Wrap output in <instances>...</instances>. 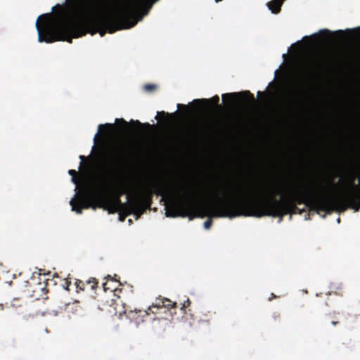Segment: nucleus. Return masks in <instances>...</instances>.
I'll return each mask as SVG.
<instances>
[{
	"label": "nucleus",
	"instance_id": "473e14b6",
	"mask_svg": "<svg viewBox=\"0 0 360 360\" xmlns=\"http://www.w3.org/2000/svg\"><path fill=\"white\" fill-rule=\"evenodd\" d=\"M336 33H338L340 34H342L343 32L342 30H339Z\"/></svg>",
	"mask_w": 360,
	"mask_h": 360
},
{
	"label": "nucleus",
	"instance_id": "6e6552de",
	"mask_svg": "<svg viewBox=\"0 0 360 360\" xmlns=\"http://www.w3.org/2000/svg\"><path fill=\"white\" fill-rule=\"evenodd\" d=\"M115 124H110V123H106V124H101L98 125V131L96 134L94 141L96 143L97 141V139L100 136V134H108L110 131H112L116 127L118 128L120 133L121 134H127L129 133L131 131V126L130 124H135L138 127H146L147 128H150L153 126L150 124L149 123H145L142 124L139 120L134 121L131 120L129 122H127L123 118H117L115 120Z\"/></svg>",
	"mask_w": 360,
	"mask_h": 360
},
{
	"label": "nucleus",
	"instance_id": "f8f14e48",
	"mask_svg": "<svg viewBox=\"0 0 360 360\" xmlns=\"http://www.w3.org/2000/svg\"><path fill=\"white\" fill-rule=\"evenodd\" d=\"M285 0H272L267 3V6L272 13L278 14L281 10V6Z\"/></svg>",
	"mask_w": 360,
	"mask_h": 360
},
{
	"label": "nucleus",
	"instance_id": "f03ea898",
	"mask_svg": "<svg viewBox=\"0 0 360 360\" xmlns=\"http://www.w3.org/2000/svg\"><path fill=\"white\" fill-rule=\"evenodd\" d=\"M124 193L122 189L104 190L98 191L91 195H81L77 199H72L69 204L72 210L77 213H82L83 209L92 207L102 208L108 213L113 214L120 210L127 208L129 214H134L140 217L146 210L149 209L152 204L153 194L161 195L162 200L165 198H171L172 192L167 185L163 183L154 184L151 188L144 186L141 191L137 192L134 196L128 195V203L122 204L120 200L121 195Z\"/></svg>",
	"mask_w": 360,
	"mask_h": 360
},
{
	"label": "nucleus",
	"instance_id": "c756f323",
	"mask_svg": "<svg viewBox=\"0 0 360 360\" xmlns=\"http://www.w3.org/2000/svg\"><path fill=\"white\" fill-rule=\"evenodd\" d=\"M273 297H276V295H274V294H271V297L269 298V300L271 301L272 300Z\"/></svg>",
	"mask_w": 360,
	"mask_h": 360
},
{
	"label": "nucleus",
	"instance_id": "412c9836",
	"mask_svg": "<svg viewBox=\"0 0 360 360\" xmlns=\"http://www.w3.org/2000/svg\"><path fill=\"white\" fill-rule=\"evenodd\" d=\"M357 200H358V207L360 210V187L357 186L356 188Z\"/></svg>",
	"mask_w": 360,
	"mask_h": 360
},
{
	"label": "nucleus",
	"instance_id": "7ed1b4c3",
	"mask_svg": "<svg viewBox=\"0 0 360 360\" xmlns=\"http://www.w3.org/2000/svg\"><path fill=\"white\" fill-rule=\"evenodd\" d=\"M147 0H130L116 13L107 15L100 13L95 5H90L81 20L74 24L72 15V1L69 0V44L72 38L85 35L90 30L92 34L99 32L101 37L106 32L113 33L117 30L129 29L135 26L139 20L137 18L139 10Z\"/></svg>",
	"mask_w": 360,
	"mask_h": 360
},
{
	"label": "nucleus",
	"instance_id": "b1692460",
	"mask_svg": "<svg viewBox=\"0 0 360 360\" xmlns=\"http://www.w3.org/2000/svg\"><path fill=\"white\" fill-rule=\"evenodd\" d=\"M18 302V300H17V299L13 300V302H12L11 305L15 307H21V304L15 303V302Z\"/></svg>",
	"mask_w": 360,
	"mask_h": 360
},
{
	"label": "nucleus",
	"instance_id": "58836bf2",
	"mask_svg": "<svg viewBox=\"0 0 360 360\" xmlns=\"http://www.w3.org/2000/svg\"><path fill=\"white\" fill-rule=\"evenodd\" d=\"M359 29H360V27H359Z\"/></svg>",
	"mask_w": 360,
	"mask_h": 360
},
{
	"label": "nucleus",
	"instance_id": "6ab92c4d",
	"mask_svg": "<svg viewBox=\"0 0 360 360\" xmlns=\"http://www.w3.org/2000/svg\"><path fill=\"white\" fill-rule=\"evenodd\" d=\"M157 88L155 84H147L144 86V89L147 91H153Z\"/></svg>",
	"mask_w": 360,
	"mask_h": 360
},
{
	"label": "nucleus",
	"instance_id": "c9c22d12",
	"mask_svg": "<svg viewBox=\"0 0 360 360\" xmlns=\"http://www.w3.org/2000/svg\"><path fill=\"white\" fill-rule=\"evenodd\" d=\"M111 280H112V281H117V280H116L115 278H111Z\"/></svg>",
	"mask_w": 360,
	"mask_h": 360
},
{
	"label": "nucleus",
	"instance_id": "39448f33",
	"mask_svg": "<svg viewBox=\"0 0 360 360\" xmlns=\"http://www.w3.org/2000/svg\"><path fill=\"white\" fill-rule=\"evenodd\" d=\"M35 27L40 43L68 41V0L53 6L51 12L40 15Z\"/></svg>",
	"mask_w": 360,
	"mask_h": 360
},
{
	"label": "nucleus",
	"instance_id": "dca6fc26",
	"mask_svg": "<svg viewBox=\"0 0 360 360\" xmlns=\"http://www.w3.org/2000/svg\"><path fill=\"white\" fill-rule=\"evenodd\" d=\"M86 284L90 285L91 290H94L98 287V282L96 278H91L86 281Z\"/></svg>",
	"mask_w": 360,
	"mask_h": 360
},
{
	"label": "nucleus",
	"instance_id": "cd10ccee",
	"mask_svg": "<svg viewBox=\"0 0 360 360\" xmlns=\"http://www.w3.org/2000/svg\"><path fill=\"white\" fill-rule=\"evenodd\" d=\"M257 94H258V96H260V95H266V93H265V92L258 91Z\"/></svg>",
	"mask_w": 360,
	"mask_h": 360
},
{
	"label": "nucleus",
	"instance_id": "e433bc0d",
	"mask_svg": "<svg viewBox=\"0 0 360 360\" xmlns=\"http://www.w3.org/2000/svg\"><path fill=\"white\" fill-rule=\"evenodd\" d=\"M68 285H69V286L71 285V281H69Z\"/></svg>",
	"mask_w": 360,
	"mask_h": 360
},
{
	"label": "nucleus",
	"instance_id": "9d476101",
	"mask_svg": "<svg viewBox=\"0 0 360 360\" xmlns=\"http://www.w3.org/2000/svg\"><path fill=\"white\" fill-rule=\"evenodd\" d=\"M27 292L29 297H32L36 300L47 299V297L45 296L46 295L48 290L44 283H37L33 285H30L27 288Z\"/></svg>",
	"mask_w": 360,
	"mask_h": 360
},
{
	"label": "nucleus",
	"instance_id": "ddd939ff",
	"mask_svg": "<svg viewBox=\"0 0 360 360\" xmlns=\"http://www.w3.org/2000/svg\"><path fill=\"white\" fill-rule=\"evenodd\" d=\"M79 302L75 301L72 307V313L76 316H83L84 315V309L79 304Z\"/></svg>",
	"mask_w": 360,
	"mask_h": 360
},
{
	"label": "nucleus",
	"instance_id": "7c9ffc66",
	"mask_svg": "<svg viewBox=\"0 0 360 360\" xmlns=\"http://www.w3.org/2000/svg\"><path fill=\"white\" fill-rule=\"evenodd\" d=\"M4 309V305L0 304V311Z\"/></svg>",
	"mask_w": 360,
	"mask_h": 360
},
{
	"label": "nucleus",
	"instance_id": "4be33fe9",
	"mask_svg": "<svg viewBox=\"0 0 360 360\" xmlns=\"http://www.w3.org/2000/svg\"><path fill=\"white\" fill-rule=\"evenodd\" d=\"M190 304L191 301L189 300V299H187L182 304L181 309H185L186 308L188 307Z\"/></svg>",
	"mask_w": 360,
	"mask_h": 360
},
{
	"label": "nucleus",
	"instance_id": "9b49d317",
	"mask_svg": "<svg viewBox=\"0 0 360 360\" xmlns=\"http://www.w3.org/2000/svg\"><path fill=\"white\" fill-rule=\"evenodd\" d=\"M219 102V97L217 95L214 96L212 98L210 99L202 98V99H195L193 103L196 105H207L209 108H212V106H218Z\"/></svg>",
	"mask_w": 360,
	"mask_h": 360
},
{
	"label": "nucleus",
	"instance_id": "2f4dec72",
	"mask_svg": "<svg viewBox=\"0 0 360 360\" xmlns=\"http://www.w3.org/2000/svg\"><path fill=\"white\" fill-rule=\"evenodd\" d=\"M115 292H118V291H121L122 290L121 289H117V288H115L113 290Z\"/></svg>",
	"mask_w": 360,
	"mask_h": 360
},
{
	"label": "nucleus",
	"instance_id": "2eb2a0df",
	"mask_svg": "<svg viewBox=\"0 0 360 360\" xmlns=\"http://www.w3.org/2000/svg\"><path fill=\"white\" fill-rule=\"evenodd\" d=\"M84 283L81 281V280H79V279H75V288H76V291L77 292H80V291H84Z\"/></svg>",
	"mask_w": 360,
	"mask_h": 360
},
{
	"label": "nucleus",
	"instance_id": "aec40b11",
	"mask_svg": "<svg viewBox=\"0 0 360 360\" xmlns=\"http://www.w3.org/2000/svg\"><path fill=\"white\" fill-rule=\"evenodd\" d=\"M319 65H320L319 63L317 61H315L313 63L311 68V70H312L313 72H314L315 71H316L318 70V68H319Z\"/></svg>",
	"mask_w": 360,
	"mask_h": 360
},
{
	"label": "nucleus",
	"instance_id": "423d86ee",
	"mask_svg": "<svg viewBox=\"0 0 360 360\" xmlns=\"http://www.w3.org/2000/svg\"><path fill=\"white\" fill-rule=\"evenodd\" d=\"M103 162L113 170H117L127 165L132 159V150L123 143H115L99 148Z\"/></svg>",
	"mask_w": 360,
	"mask_h": 360
},
{
	"label": "nucleus",
	"instance_id": "20e7f679",
	"mask_svg": "<svg viewBox=\"0 0 360 360\" xmlns=\"http://www.w3.org/2000/svg\"><path fill=\"white\" fill-rule=\"evenodd\" d=\"M247 201H248V195H245L243 198H219L217 202L214 205L204 203L200 205L197 204L193 194L190 191H187L186 197L181 201L173 200L169 205H166L165 214L167 217H189L190 219H193L194 217H209L210 218L204 222L205 229H209L212 225L211 217H218L215 216V213L219 209L225 207L228 202L238 203Z\"/></svg>",
	"mask_w": 360,
	"mask_h": 360
},
{
	"label": "nucleus",
	"instance_id": "4c0bfd02",
	"mask_svg": "<svg viewBox=\"0 0 360 360\" xmlns=\"http://www.w3.org/2000/svg\"><path fill=\"white\" fill-rule=\"evenodd\" d=\"M65 283L68 284V279H65Z\"/></svg>",
	"mask_w": 360,
	"mask_h": 360
},
{
	"label": "nucleus",
	"instance_id": "f257e3e1",
	"mask_svg": "<svg viewBox=\"0 0 360 360\" xmlns=\"http://www.w3.org/2000/svg\"><path fill=\"white\" fill-rule=\"evenodd\" d=\"M355 174L348 176V182L352 189L346 194L333 197L329 195V188L333 185V181L329 184H319V186H305L303 189L290 190L288 192L286 198L278 200L275 198L276 194L280 195V189L258 190L257 192H248V201L238 203L227 202L225 207L219 209L215 213L217 217H280L285 215L297 213V205L304 204L310 210L317 213L324 212L330 214L333 212H343L348 208L359 211L356 194L357 186L354 184Z\"/></svg>",
	"mask_w": 360,
	"mask_h": 360
},
{
	"label": "nucleus",
	"instance_id": "0eeeda50",
	"mask_svg": "<svg viewBox=\"0 0 360 360\" xmlns=\"http://www.w3.org/2000/svg\"><path fill=\"white\" fill-rule=\"evenodd\" d=\"M176 307V302H172L169 299L160 297L155 300V303L148 308V310L135 309L134 311H130L128 314V316L130 319L134 320L136 323H139L140 322H143V318L150 313L156 314L157 311L154 309L158 310L162 308L170 309Z\"/></svg>",
	"mask_w": 360,
	"mask_h": 360
},
{
	"label": "nucleus",
	"instance_id": "bb28decb",
	"mask_svg": "<svg viewBox=\"0 0 360 360\" xmlns=\"http://www.w3.org/2000/svg\"><path fill=\"white\" fill-rule=\"evenodd\" d=\"M103 288H104L105 291H106L108 289H109V288L107 287V283H104L103 284Z\"/></svg>",
	"mask_w": 360,
	"mask_h": 360
},
{
	"label": "nucleus",
	"instance_id": "f3484780",
	"mask_svg": "<svg viewBox=\"0 0 360 360\" xmlns=\"http://www.w3.org/2000/svg\"><path fill=\"white\" fill-rule=\"evenodd\" d=\"M305 186H309V185H302V186H299V187H288L287 189H284L283 190V191H285V193L286 194V196L285 197V198H287L288 196V192H289L290 190H296V189H304ZM282 194H284V192H282ZM283 199H284V198H283L281 200H282Z\"/></svg>",
	"mask_w": 360,
	"mask_h": 360
},
{
	"label": "nucleus",
	"instance_id": "f704fd0d",
	"mask_svg": "<svg viewBox=\"0 0 360 360\" xmlns=\"http://www.w3.org/2000/svg\"><path fill=\"white\" fill-rule=\"evenodd\" d=\"M80 158L83 160V159H84V156H82V155H81V156H80Z\"/></svg>",
	"mask_w": 360,
	"mask_h": 360
},
{
	"label": "nucleus",
	"instance_id": "4468645a",
	"mask_svg": "<svg viewBox=\"0 0 360 360\" xmlns=\"http://www.w3.org/2000/svg\"><path fill=\"white\" fill-rule=\"evenodd\" d=\"M338 315L339 313L336 311H333L328 315V319L330 321V323L333 326H336L340 323Z\"/></svg>",
	"mask_w": 360,
	"mask_h": 360
},
{
	"label": "nucleus",
	"instance_id": "1a4fd4ad",
	"mask_svg": "<svg viewBox=\"0 0 360 360\" xmlns=\"http://www.w3.org/2000/svg\"><path fill=\"white\" fill-rule=\"evenodd\" d=\"M223 101H226V99H229V106H231L234 104H237L239 103H248L249 101L251 103L255 101L254 96L249 91H245L240 93H227L222 95Z\"/></svg>",
	"mask_w": 360,
	"mask_h": 360
},
{
	"label": "nucleus",
	"instance_id": "c85d7f7f",
	"mask_svg": "<svg viewBox=\"0 0 360 360\" xmlns=\"http://www.w3.org/2000/svg\"><path fill=\"white\" fill-rule=\"evenodd\" d=\"M304 211H305V210H304V209H302V210H300V209H299V210H298V212H298L299 214H302V213L303 212H304Z\"/></svg>",
	"mask_w": 360,
	"mask_h": 360
},
{
	"label": "nucleus",
	"instance_id": "72a5a7b5",
	"mask_svg": "<svg viewBox=\"0 0 360 360\" xmlns=\"http://www.w3.org/2000/svg\"><path fill=\"white\" fill-rule=\"evenodd\" d=\"M150 8V7H149L146 11V12H145V13H144L145 15L148 14V9H149Z\"/></svg>",
	"mask_w": 360,
	"mask_h": 360
},
{
	"label": "nucleus",
	"instance_id": "a878e982",
	"mask_svg": "<svg viewBox=\"0 0 360 360\" xmlns=\"http://www.w3.org/2000/svg\"><path fill=\"white\" fill-rule=\"evenodd\" d=\"M75 173H76L75 170H73V169L69 170V174L70 175L73 176V175H75Z\"/></svg>",
	"mask_w": 360,
	"mask_h": 360
},
{
	"label": "nucleus",
	"instance_id": "a211bd4d",
	"mask_svg": "<svg viewBox=\"0 0 360 360\" xmlns=\"http://www.w3.org/2000/svg\"><path fill=\"white\" fill-rule=\"evenodd\" d=\"M159 115H162V116L167 117V119L165 120L167 123H168V122H169L171 121L170 118L172 117V115L169 114L168 112H165L164 111H162L161 112H158L157 116L155 117V118L158 119V116Z\"/></svg>",
	"mask_w": 360,
	"mask_h": 360
},
{
	"label": "nucleus",
	"instance_id": "5701e85b",
	"mask_svg": "<svg viewBox=\"0 0 360 360\" xmlns=\"http://www.w3.org/2000/svg\"><path fill=\"white\" fill-rule=\"evenodd\" d=\"M333 33L330 32L328 30H322L320 31V34L321 35H330L332 34Z\"/></svg>",
	"mask_w": 360,
	"mask_h": 360
},
{
	"label": "nucleus",
	"instance_id": "393cba45",
	"mask_svg": "<svg viewBox=\"0 0 360 360\" xmlns=\"http://www.w3.org/2000/svg\"><path fill=\"white\" fill-rule=\"evenodd\" d=\"M177 107L179 109H181V108L186 109L187 108V105H184V104H178Z\"/></svg>",
	"mask_w": 360,
	"mask_h": 360
}]
</instances>
